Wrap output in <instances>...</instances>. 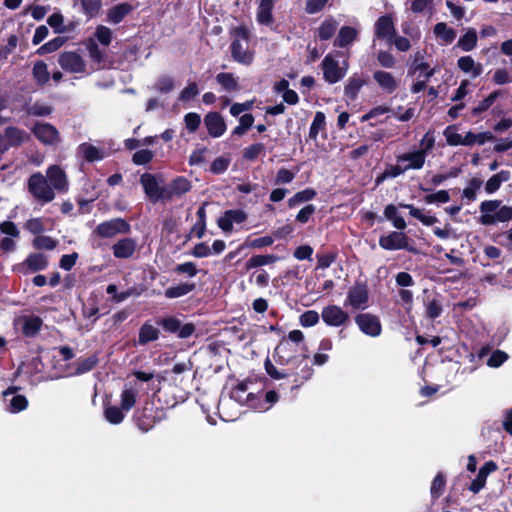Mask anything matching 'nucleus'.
<instances>
[{
	"mask_svg": "<svg viewBox=\"0 0 512 512\" xmlns=\"http://www.w3.org/2000/svg\"><path fill=\"white\" fill-rule=\"evenodd\" d=\"M458 68L469 74L471 77L476 78L483 72V66L481 63L476 62L471 56H462L457 60Z\"/></svg>",
	"mask_w": 512,
	"mask_h": 512,
	"instance_id": "bb28decb",
	"label": "nucleus"
},
{
	"mask_svg": "<svg viewBox=\"0 0 512 512\" xmlns=\"http://www.w3.org/2000/svg\"><path fill=\"white\" fill-rule=\"evenodd\" d=\"M508 360V354L502 350H495L487 360V365L492 368L500 367Z\"/></svg>",
	"mask_w": 512,
	"mask_h": 512,
	"instance_id": "052dcab7",
	"label": "nucleus"
},
{
	"mask_svg": "<svg viewBox=\"0 0 512 512\" xmlns=\"http://www.w3.org/2000/svg\"><path fill=\"white\" fill-rule=\"evenodd\" d=\"M191 189L190 182L184 177H178L164 186L165 199L180 197Z\"/></svg>",
	"mask_w": 512,
	"mask_h": 512,
	"instance_id": "b1692460",
	"label": "nucleus"
},
{
	"mask_svg": "<svg viewBox=\"0 0 512 512\" xmlns=\"http://www.w3.org/2000/svg\"><path fill=\"white\" fill-rule=\"evenodd\" d=\"M511 178V173L508 170H501L498 173L492 175L484 185V190L488 195L496 193L501 185Z\"/></svg>",
	"mask_w": 512,
	"mask_h": 512,
	"instance_id": "cd10ccee",
	"label": "nucleus"
},
{
	"mask_svg": "<svg viewBox=\"0 0 512 512\" xmlns=\"http://www.w3.org/2000/svg\"><path fill=\"white\" fill-rule=\"evenodd\" d=\"M89 58L92 64L89 66L91 73L103 67L105 60V51L102 50L94 38H89L85 42Z\"/></svg>",
	"mask_w": 512,
	"mask_h": 512,
	"instance_id": "6ab92c4d",
	"label": "nucleus"
},
{
	"mask_svg": "<svg viewBox=\"0 0 512 512\" xmlns=\"http://www.w3.org/2000/svg\"><path fill=\"white\" fill-rule=\"evenodd\" d=\"M136 241L131 238H124L115 243L112 247L116 258H129L136 249Z\"/></svg>",
	"mask_w": 512,
	"mask_h": 512,
	"instance_id": "c756f323",
	"label": "nucleus"
},
{
	"mask_svg": "<svg viewBox=\"0 0 512 512\" xmlns=\"http://www.w3.org/2000/svg\"><path fill=\"white\" fill-rule=\"evenodd\" d=\"M373 79L378 86L386 93L391 94L398 88L399 80L393 74L383 70H377L373 73Z\"/></svg>",
	"mask_w": 512,
	"mask_h": 512,
	"instance_id": "393cba45",
	"label": "nucleus"
},
{
	"mask_svg": "<svg viewBox=\"0 0 512 512\" xmlns=\"http://www.w3.org/2000/svg\"><path fill=\"white\" fill-rule=\"evenodd\" d=\"M494 136L491 132L473 133L467 132L465 135V146H472L474 144L483 145L487 141L493 140Z\"/></svg>",
	"mask_w": 512,
	"mask_h": 512,
	"instance_id": "a18cd8bd",
	"label": "nucleus"
},
{
	"mask_svg": "<svg viewBox=\"0 0 512 512\" xmlns=\"http://www.w3.org/2000/svg\"><path fill=\"white\" fill-rule=\"evenodd\" d=\"M435 138L429 132L420 141V148L417 150L401 153L396 156V161L401 163L404 170H420L424 167L427 154L433 149Z\"/></svg>",
	"mask_w": 512,
	"mask_h": 512,
	"instance_id": "f03ea898",
	"label": "nucleus"
},
{
	"mask_svg": "<svg viewBox=\"0 0 512 512\" xmlns=\"http://www.w3.org/2000/svg\"><path fill=\"white\" fill-rule=\"evenodd\" d=\"M299 322L303 327H312L319 322V314L314 310H308L300 316Z\"/></svg>",
	"mask_w": 512,
	"mask_h": 512,
	"instance_id": "774afa93",
	"label": "nucleus"
},
{
	"mask_svg": "<svg viewBox=\"0 0 512 512\" xmlns=\"http://www.w3.org/2000/svg\"><path fill=\"white\" fill-rule=\"evenodd\" d=\"M482 185L483 181L479 177L470 178L462 191V199L465 200L467 204L474 202L477 199V194Z\"/></svg>",
	"mask_w": 512,
	"mask_h": 512,
	"instance_id": "7c9ffc66",
	"label": "nucleus"
},
{
	"mask_svg": "<svg viewBox=\"0 0 512 512\" xmlns=\"http://www.w3.org/2000/svg\"><path fill=\"white\" fill-rule=\"evenodd\" d=\"M132 6L128 3L118 4L108 10L107 21L112 24L120 23L130 12Z\"/></svg>",
	"mask_w": 512,
	"mask_h": 512,
	"instance_id": "72a5a7b5",
	"label": "nucleus"
},
{
	"mask_svg": "<svg viewBox=\"0 0 512 512\" xmlns=\"http://www.w3.org/2000/svg\"><path fill=\"white\" fill-rule=\"evenodd\" d=\"M477 45V32L473 28H469L465 34L458 40L457 46L465 51L469 52L473 50Z\"/></svg>",
	"mask_w": 512,
	"mask_h": 512,
	"instance_id": "4c0bfd02",
	"label": "nucleus"
},
{
	"mask_svg": "<svg viewBox=\"0 0 512 512\" xmlns=\"http://www.w3.org/2000/svg\"><path fill=\"white\" fill-rule=\"evenodd\" d=\"M322 70L324 79L334 84L345 76L347 67H340L335 57L332 54H328L322 61Z\"/></svg>",
	"mask_w": 512,
	"mask_h": 512,
	"instance_id": "9d476101",
	"label": "nucleus"
},
{
	"mask_svg": "<svg viewBox=\"0 0 512 512\" xmlns=\"http://www.w3.org/2000/svg\"><path fill=\"white\" fill-rule=\"evenodd\" d=\"M480 223L485 226L512 220V206L502 205L500 200H485L479 206Z\"/></svg>",
	"mask_w": 512,
	"mask_h": 512,
	"instance_id": "7ed1b4c3",
	"label": "nucleus"
},
{
	"mask_svg": "<svg viewBox=\"0 0 512 512\" xmlns=\"http://www.w3.org/2000/svg\"><path fill=\"white\" fill-rule=\"evenodd\" d=\"M375 34L377 38L385 39L387 43H392L395 35V27L390 16H381L375 24Z\"/></svg>",
	"mask_w": 512,
	"mask_h": 512,
	"instance_id": "4be33fe9",
	"label": "nucleus"
},
{
	"mask_svg": "<svg viewBox=\"0 0 512 512\" xmlns=\"http://www.w3.org/2000/svg\"><path fill=\"white\" fill-rule=\"evenodd\" d=\"M442 303L438 298L428 300L426 303V313L428 317L435 319L442 313Z\"/></svg>",
	"mask_w": 512,
	"mask_h": 512,
	"instance_id": "680f3d73",
	"label": "nucleus"
},
{
	"mask_svg": "<svg viewBox=\"0 0 512 512\" xmlns=\"http://www.w3.org/2000/svg\"><path fill=\"white\" fill-rule=\"evenodd\" d=\"M356 36V29L349 26H344L340 29L339 34L335 39L334 45L338 47H345L353 42Z\"/></svg>",
	"mask_w": 512,
	"mask_h": 512,
	"instance_id": "a19ab883",
	"label": "nucleus"
},
{
	"mask_svg": "<svg viewBox=\"0 0 512 512\" xmlns=\"http://www.w3.org/2000/svg\"><path fill=\"white\" fill-rule=\"evenodd\" d=\"M6 410L10 413H19L28 406V400L24 395L17 394L16 388H9L3 392Z\"/></svg>",
	"mask_w": 512,
	"mask_h": 512,
	"instance_id": "f3484780",
	"label": "nucleus"
},
{
	"mask_svg": "<svg viewBox=\"0 0 512 512\" xmlns=\"http://www.w3.org/2000/svg\"><path fill=\"white\" fill-rule=\"evenodd\" d=\"M24 265L27 266V268L30 271L36 272V271L44 270L48 265V260L44 254L34 253V254L29 255L26 258Z\"/></svg>",
	"mask_w": 512,
	"mask_h": 512,
	"instance_id": "c9c22d12",
	"label": "nucleus"
},
{
	"mask_svg": "<svg viewBox=\"0 0 512 512\" xmlns=\"http://www.w3.org/2000/svg\"><path fill=\"white\" fill-rule=\"evenodd\" d=\"M368 290L363 284H356L347 293L344 306L354 310H364L368 306Z\"/></svg>",
	"mask_w": 512,
	"mask_h": 512,
	"instance_id": "6e6552de",
	"label": "nucleus"
},
{
	"mask_svg": "<svg viewBox=\"0 0 512 512\" xmlns=\"http://www.w3.org/2000/svg\"><path fill=\"white\" fill-rule=\"evenodd\" d=\"M129 225L122 219H112L100 223L94 233L103 238H112L117 234L127 233L129 231Z\"/></svg>",
	"mask_w": 512,
	"mask_h": 512,
	"instance_id": "9b49d317",
	"label": "nucleus"
},
{
	"mask_svg": "<svg viewBox=\"0 0 512 512\" xmlns=\"http://www.w3.org/2000/svg\"><path fill=\"white\" fill-rule=\"evenodd\" d=\"M47 180L54 190L59 192H67L68 179L64 170L58 165H52L47 169Z\"/></svg>",
	"mask_w": 512,
	"mask_h": 512,
	"instance_id": "2eb2a0df",
	"label": "nucleus"
},
{
	"mask_svg": "<svg viewBox=\"0 0 512 512\" xmlns=\"http://www.w3.org/2000/svg\"><path fill=\"white\" fill-rule=\"evenodd\" d=\"M15 325L25 336L34 337L40 331L42 320L37 316H22L15 321Z\"/></svg>",
	"mask_w": 512,
	"mask_h": 512,
	"instance_id": "412c9836",
	"label": "nucleus"
},
{
	"mask_svg": "<svg viewBox=\"0 0 512 512\" xmlns=\"http://www.w3.org/2000/svg\"><path fill=\"white\" fill-rule=\"evenodd\" d=\"M205 126L209 135L212 137H220L226 131V124L222 116L216 112L208 113L204 118Z\"/></svg>",
	"mask_w": 512,
	"mask_h": 512,
	"instance_id": "5701e85b",
	"label": "nucleus"
},
{
	"mask_svg": "<svg viewBox=\"0 0 512 512\" xmlns=\"http://www.w3.org/2000/svg\"><path fill=\"white\" fill-rule=\"evenodd\" d=\"M450 201V194L447 190H439L435 193L428 194L424 197L427 204H444Z\"/></svg>",
	"mask_w": 512,
	"mask_h": 512,
	"instance_id": "13d9d810",
	"label": "nucleus"
},
{
	"mask_svg": "<svg viewBox=\"0 0 512 512\" xmlns=\"http://www.w3.org/2000/svg\"><path fill=\"white\" fill-rule=\"evenodd\" d=\"M279 260V257L276 255H256L252 256L247 262V269H252L256 267H261L265 265H269L275 263Z\"/></svg>",
	"mask_w": 512,
	"mask_h": 512,
	"instance_id": "09e8293b",
	"label": "nucleus"
},
{
	"mask_svg": "<svg viewBox=\"0 0 512 512\" xmlns=\"http://www.w3.org/2000/svg\"><path fill=\"white\" fill-rule=\"evenodd\" d=\"M230 398L240 405H245L255 410V407H260L259 401L257 402V391L254 389L252 381H242L238 383L230 392Z\"/></svg>",
	"mask_w": 512,
	"mask_h": 512,
	"instance_id": "423d86ee",
	"label": "nucleus"
},
{
	"mask_svg": "<svg viewBox=\"0 0 512 512\" xmlns=\"http://www.w3.org/2000/svg\"><path fill=\"white\" fill-rule=\"evenodd\" d=\"M390 113L391 116L397 120L407 122L415 116V109L412 107L404 108L403 106H398L395 109H390Z\"/></svg>",
	"mask_w": 512,
	"mask_h": 512,
	"instance_id": "4d7b16f0",
	"label": "nucleus"
},
{
	"mask_svg": "<svg viewBox=\"0 0 512 512\" xmlns=\"http://www.w3.org/2000/svg\"><path fill=\"white\" fill-rule=\"evenodd\" d=\"M257 402L259 401L260 407H255V410L258 411H267L270 407L278 401V394L271 390L265 394V398H263V394L260 391H257Z\"/></svg>",
	"mask_w": 512,
	"mask_h": 512,
	"instance_id": "49530a36",
	"label": "nucleus"
},
{
	"mask_svg": "<svg viewBox=\"0 0 512 512\" xmlns=\"http://www.w3.org/2000/svg\"><path fill=\"white\" fill-rule=\"evenodd\" d=\"M4 133L9 147L20 145L29 138V135L25 131L17 127H8L5 129Z\"/></svg>",
	"mask_w": 512,
	"mask_h": 512,
	"instance_id": "f704fd0d",
	"label": "nucleus"
},
{
	"mask_svg": "<svg viewBox=\"0 0 512 512\" xmlns=\"http://www.w3.org/2000/svg\"><path fill=\"white\" fill-rule=\"evenodd\" d=\"M273 6L274 0H260L256 14V19L259 24L269 25L272 23Z\"/></svg>",
	"mask_w": 512,
	"mask_h": 512,
	"instance_id": "2f4dec72",
	"label": "nucleus"
},
{
	"mask_svg": "<svg viewBox=\"0 0 512 512\" xmlns=\"http://www.w3.org/2000/svg\"><path fill=\"white\" fill-rule=\"evenodd\" d=\"M33 77L37 83L43 85L49 81L50 74L47 65L43 61H37L33 67Z\"/></svg>",
	"mask_w": 512,
	"mask_h": 512,
	"instance_id": "3c124183",
	"label": "nucleus"
},
{
	"mask_svg": "<svg viewBox=\"0 0 512 512\" xmlns=\"http://www.w3.org/2000/svg\"><path fill=\"white\" fill-rule=\"evenodd\" d=\"M247 219V214L241 209L227 210L218 219L219 228L225 233L233 230L234 224H241Z\"/></svg>",
	"mask_w": 512,
	"mask_h": 512,
	"instance_id": "dca6fc26",
	"label": "nucleus"
},
{
	"mask_svg": "<svg viewBox=\"0 0 512 512\" xmlns=\"http://www.w3.org/2000/svg\"><path fill=\"white\" fill-rule=\"evenodd\" d=\"M140 183L143 186L145 194L151 201L157 202L161 199H165L164 186H161L162 181L155 175L150 173L142 174L140 177Z\"/></svg>",
	"mask_w": 512,
	"mask_h": 512,
	"instance_id": "1a4fd4ad",
	"label": "nucleus"
},
{
	"mask_svg": "<svg viewBox=\"0 0 512 512\" xmlns=\"http://www.w3.org/2000/svg\"><path fill=\"white\" fill-rule=\"evenodd\" d=\"M159 333L158 328L149 323H145L140 328L138 342L141 345H145L148 342L155 341L158 339Z\"/></svg>",
	"mask_w": 512,
	"mask_h": 512,
	"instance_id": "58836bf2",
	"label": "nucleus"
},
{
	"mask_svg": "<svg viewBox=\"0 0 512 512\" xmlns=\"http://www.w3.org/2000/svg\"><path fill=\"white\" fill-rule=\"evenodd\" d=\"M326 118L323 112H316L309 130V138L316 140L320 131L325 130Z\"/></svg>",
	"mask_w": 512,
	"mask_h": 512,
	"instance_id": "8fccbe9b",
	"label": "nucleus"
},
{
	"mask_svg": "<svg viewBox=\"0 0 512 512\" xmlns=\"http://www.w3.org/2000/svg\"><path fill=\"white\" fill-rule=\"evenodd\" d=\"M58 63L63 70L73 74L86 76L91 74L89 66L85 60L76 52H64L60 54Z\"/></svg>",
	"mask_w": 512,
	"mask_h": 512,
	"instance_id": "0eeeda50",
	"label": "nucleus"
},
{
	"mask_svg": "<svg viewBox=\"0 0 512 512\" xmlns=\"http://www.w3.org/2000/svg\"><path fill=\"white\" fill-rule=\"evenodd\" d=\"M77 154L88 162L99 161L104 157L102 150L89 143L80 144L77 148Z\"/></svg>",
	"mask_w": 512,
	"mask_h": 512,
	"instance_id": "473e14b6",
	"label": "nucleus"
},
{
	"mask_svg": "<svg viewBox=\"0 0 512 512\" xmlns=\"http://www.w3.org/2000/svg\"><path fill=\"white\" fill-rule=\"evenodd\" d=\"M140 386L138 383L126 384L120 394V405L125 412L130 411L135 405L139 396Z\"/></svg>",
	"mask_w": 512,
	"mask_h": 512,
	"instance_id": "aec40b11",
	"label": "nucleus"
},
{
	"mask_svg": "<svg viewBox=\"0 0 512 512\" xmlns=\"http://www.w3.org/2000/svg\"><path fill=\"white\" fill-rule=\"evenodd\" d=\"M401 207L409 209V213L412 217L418 219L423 225L431 226L438 222L435 216L426 215L419 208L414 207L410 204H400Z\"/></svg>",
	"mask_w": 512,
	"mask_h": 512,
	"instance_id": "79ce46f5",
	"label": "nucleus"
},
{
	"mask_svg": "<svg viewBox=\"0 0 512 512\" xmlns=\"http://www.w3.org/2000/svg\"><path fill=\"white\" fill-rule=\"evenodd\" d=\"M57 242L49 236H37L33 245L36 249L52 250L56 247Z\"/></svg>",
	"mask_w": 512,
	"mask_h": 512,
	"instance_id": "338daca9",
	"label": "nucleus"
},
{
	"mask_svg": "<svg viewBox=\"0 0 512 512\" xmlns=\"http://www.w3.org/2000/svg\"><path fill=\"white\" fill-rule=\"evenodd\" d=\"M195 285L190 283H181L165 290V296L169 299L180 298L194 290Z\"/></svg>",
	"mask_w": 512,
	"mask_h": 512,
	"instance_id": "c03bdc74",
	"label": "nucleus"
},
{
	"mask_svg": "<svg viewBox=\"0 0 512 512\" xmlns=\"http://www.w3.org/2000/svg\"><path fill=\"white\" fill-rule=\"evenodd\" d=\"M316 195V192L313 189H305L300 192H297L294 196H292L288 200V206L293 208L301 203L307 202L313 199Z\"/></svg>",
	"mask_w": 512,
	"mask_h": 512,
	"instance_id": "5fc2aeb1",
	"label": "nucleus"
},
{
	"mask_svg": "<svg viewBox=\"0 0 512 512\" xmlns=\"http://www.w3.org/2000/svg\"><path fill=\"white\" fill-rule=\"evenodd\" d=\"M434 34L437 38L442 40L445 44H450L456 38L454 29L449 28L446 23L440 22L434 26Z\"/></svg>",
	"mask_w": 512,
	"mask_h": 512,
	"instance_id": "ea45409f",
	"label": "nucleus"
},
{
	"mask_svg": "<svg viewBox=\"0 0 512 512\" xmlns=\"http://www.w3.org/2000/svg\"><path fill=\"white\" fill-rule=\"evenodd\" d=\"M233 40L230 46L233 59L243 65L253 62L254 51L250 48V33L247 28L240 26L232 32Z\"/></svg>",
	"mask_w": 512,
	"mask_h": 512,
	"instance_id": "20e7f679",
	"label": "nucleus"
},
{
	"mask_svg": "<svg viewBox=\"0 0 512 512\" xmlns=\"http://www.w3.org/2000/svg\"><path fill=\"white\" fill-rule=\"evenodd\" d=\"M95 40L98 41L100 44L104 46H108L113 38L112 30L104 25H99L96 27L95 33Z\"/></svg>",
	"mask_w": 512,
	"mask_h": 512,
	"instance_id": "6e6d98bb",
	"label": "nucleus"
},
{
	"mask_svg": "<svg viewBox=\"0 0 512 512\" xmlns=\"http://www.w3.org/2000/svg\"><path fill=\"white\" fill-rule=\"evenodd\" d=\"M359 329L366 335L377 337L381 334L382 327L377 316L369 313L359 314L355 318Z\"/></svg>",
	"mask_w": 512,
	"mask_h": 512,
	"instance_id": "ddd939ff",
	"label": "nucleus"
},
{
	"mask_svg": "<svg viewBox=\"0 0 512 512\" xmlns=\"http://www.w3.org/2000/svg\"><path fill=\"white\" fill-rule=\"evenodd\" d=\"M154 157L152 151L148 149H141L133 154L132 161L136 165H145L149 163Z\"/></svg>",
	"mask_w": 512,
	"mask_h": 512,
	"instance_id": "69168bd1",
	"label": "nucleus"
},
{
	"mask_svg": "<svg viewBox=\"0 0 512 512\" xmlns=\"http://www.w3.org/2000/svg\"><path fill=\"white\" fill-rule=\"evenodd\" d=\"M28 191L34 198L43 203L51 202L55 198V193L47 178L39 172L34 173L29 177Z\"/></svg>",
	"mask_w": 512,
	"mask_h": 512,
	"instance_id": "39448f33",
	"label": "nucleus"
},
{
	"mask_svg": "<svg viewBox=\"0 0 512 512\" xmlns=\"http://www.w3.org/2000/svg\"><path fill=\"white\" fill-rule=\"evenodd\" d=\"M83 11L89 17L97 15L101 8L100 0H80Z\"/></svg>",
	"mask_w": 512,
	"mask_h": 512,
	"instance_id": "0e129e2a",
	"label": "nucleus"
},
{
	"mask_svg": "<svg viewBox=\"0 0 512 512\" xmlns=\"http://www.w3.org/2000/svg\"><path fill=\"white\" fill-rule=\"evenodd\" d=\"M444 136L446 138L447 144L450 146H465V136L459 134L455 126H448L444 130Z\"/></svg>",
	"mask_w": 512,
	"mask_h": 512,
	"instance_id": "603ef678",
	"label": "nucleus"
},
{
	"mask_svg": "<svg viewBox=\"0 0 512 512\" xmlns=\"http://www.w3.org/2000/svg\"><path fill=\"white\" fill-rule=\"evenodd\" d=\"M321 317L328 326L339 327L349 320V315L341 307L337 305H328L323 308Z\"/></svg>",
	"mask_w": 512,
	"mask_h": 512,
	"instance_id": "f8f14e48",
	"label": "nucleus"
},
{
	"mask_svg": "<svg viewBox=\"0 0 512 512\" xmlns=\"http://www.w3.org/2000/svg\"><path fill=\"white\" fill-rule=\"evenodd\" d=\"M379 245L385 250L405 249L408 245L407 236L402 232H390L388 235L381 236Z\"/></svg>",
	"mask_w": 512,
	"mask_h": 512,
	"instance_id": "a211bd4d",
	"label": "nucleus"
},
{
	"mask_svg": "<svg viewBox=\"0 0 512 512\" xmlns=\"http://www.w3.org/2000/svg\"><path fill=\"white\" fill-rule=\"evenodd\" d=\"M364 83L365 81L361 77L353 76L349 78L344 89L345 95L354 100Z\"/></svg>",
	"mask_w": 512,
	"mask_h": 512,
	"instance_id": "de8ad7c7",
	"label": "nucleus"
},
{
	"mask_svg": "<svg viewBox=\"0 0 512 512\" xmlns=\"http://www.w3.org/2000/svg\"><path fill=\"white\" fill-rule=\"evenodd\" d=\"M497 470V465L493 461L486 462L479 470L476 478L469 486V490L473 493H478L486 484L487 477L490 473Z\"/></svg>",
	"mask_w": 512,
	"mask_h": 512,
	"instance_id": "a878e982",
	"label": "nucleus"
},
{
	"mask_svg": "<svg viewBox=\"0 0 512 512\" xmlns=\"http://www.w3.org/2000/svg\"><path fill=\"white\" fill-rule=\"evenodd\" d=\"M275 361L280 365L292 366L298 368L306 362L308 356L305 353H300L297 345L289 341H281L274 351ZM301 377L305 380L309 379L312 375V369L307 363L301 370Z\"/></svg>",
	"mask_w": 512,
	"mask_h": 512,
	"instance_id": "f257e3e1",
	"label": "nucleus"
},
{
	"mask_svg": "<svg viewBox=\"0 0 512 512\" xmlns=\"http://www.w3.org/2000/svg\"><path fill=\"white\" fill-rule=\"evenodd\" d=\"M445 487V478L442 473H438L436 477L434 478L432 485H431V496L434 499H437L441 496L443 493Z\"/></svg>",
	"mask_w": 512,
	"mask_h": 512,
	"instance_id": "e2e57ef3",
	"label": "nucleus"
},
{
	"mask_svg": "<svg viewBox=\"0 0 512 512\" xmlns=\"http://www.w3.org/2000/svg\"><path fill=\"white\" fill-rule=\"evenodd\" d=\"M36 138L45 145H56L60 141L57 129L48 123H36L33 127Z\"/></svg>",
	"mask_w": 512,
	"mask_h": 512,
	"instance_id": "4468645a",
	"label": "nucleus"
},
{
	"mask_svg": "<svg viewBox=\"0 0 512 512\" xmlns=\"http://www.w3.org/2000/svg\"><path fill=\"white\" fill-rule=\"evenodd\" d=\"M500 91H494L489 96H487L485 99H483L475 108H473V114H481L488 110L495 100L499 97Z\"/></svg>",
	"mask_w": 512,
	"mask_h": 512,
	"instance_id": "bf43d9fd",
	"label": "nucleus"
},
{
	"mask_svg": "<svg viewBox=\"0 0 512 512\" xmlns=\"http://www.w3.org/2000/svg\"><path fill=\"white\" fill-rule=\"evenodd\" d=\"M216 81L227 92H234L240 89L238 78L235 77L232 73H219L216 75Z\"/></svg>",
	"mask_w": 512,
	"mask_h": 512,
	"instance_id": "e433bc0d",
	"label": "nucleus"
},
{
	"mask_svg": "<svg viewBox=\"0 0 512 512\" xmlns=\"http://www.w3.org/2000/svg\"><path fill=\"white\" fill-rule=\"evenodd\" d=\"M105 419L111 424H120L125 418V411L122 407L106 405L104 407Z\"/></svg>",
	"mask_w": 512,
	"mask_h": 512,
	"instance_id": "37998d69",
	"label": "nucleus"
},
{
	"mask_svg": "<svg viewBox=\"0 0 512 512\" xmlns=\"http://www.w3.org/2000/svg\"><path fill=\"white\" fill-rule=\"evenodd\" d=\"M338 23L334 19H326L318 30V36L321 40H328L330 39L336 29H337Z\"/></svg>",
	"mask_w": 512,
	"mask_h": 512,
	"instance_id": "864d4df0",
	"label": "nucleus"
},
{
	"mask_svg": "<svg viewBox=\"0 0 512 512\" xmlns=\"http://www.w3.org/2000/svg\"><path fill=\"white\" fill-rule=\"evenodd\" d=\"M97 363L98 358L95 355L79 359L74 364H72L71 370L68 371L65 376H74L87 373L91 371Z\"/></svg>",
	"mask_w": 512,
	"mask_h": 512,
	"instance_id": "c85d7f7f",
	"label": "nucleus"
}]
</instances>
